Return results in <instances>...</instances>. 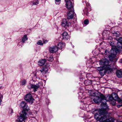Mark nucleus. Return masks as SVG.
Instances as JSON below:
<instances>
[{
  "instance_id": "37",
  "label": "nucleus",
  "mask_w": 122,
  "mask_h": 122,
  "mask_svg": "<svg viewBox=\"0 0 122 122\" xmlns=\"http://www.w3.org/2000/svg\"><path fill=\"white\" fill-rule=\"evenodd\" d=\"M82 93H81V92H80V93H79V95H82Z\"/></svg>"
},
{
  "instance_id": "46",
  "label": "nucleus",
  "mask_w": 122,
  "mask_h": 122,
  "mask_svg": "<svg viewBox=\"0 0 122 122\" xmlns=\"http://www.w3.org/2000/svg\"><path fill=\"white\" fill-rule=\"evenodd\" d=\"M121 62H122V61H121Z\"/></svg>"
},
{
  "instance_id": "43",
  "label": "nucleus",
  "mask_w": 122,
  "mask_h": 122,
  "mask_svg": "<svg viewBox=\"0 0 122 122\" xmlns=\"http://www.w3.org/2000/svg\"><path fill=\"white\" fill-rule=\"evenodd\" d=\"M72 47H74V46H72Z\"/></svg>"
},
{
  "instance_id": "41",
  "label": "nucleus",
  "mask_w": 122,
  "mask_h": 122,
  "mask_svg": "<svg viewBox=\"0 0 122 122\" xmlns=\"http://www.w3.org/2000/svg\"><path fill=\"white\" fill-rule=\"evenodd\" d=\"M81 102H83V101H82V100H81Z\"/></svg>"
},
{
  "instance_id": "45",
  "label": "nucleus",
  "mask_w": 122,
  "mask_h": 122,
  "mask_svg": "<svg viewBox=\"0 0 122 122\" xmlns=\"http://www.w3.org/2000/svg\"><path fill=\"white\" fill-rule=\"evenodd\" d=\"M84 98L85 99V98ZM84 99V98H83V99Z\"/></svg>"
},
{
  "instance_id": "16",
  "label": "nucleus",
  "mask_w": 122,
  "mask_h": 122,
  "mask_svg": "<svg viewBox=\"0 0 122 122\" xmlns=\"http://www.w3.org/2000/svg\"><path fill=\"white\" fill-rule=\"evenodd\" d=\"M62 39L67 40L69 38V36L67 34V33L66 32H64L62 34Z\"/></svg>"
},
{
  "instance_id": "28",
  "label": "nucleus",
  "mask_w": 122,
  "mask_h": 122,
  "mask_svg": "<svg viewBox=\"0 0 122 122\" xmlns=\"http://www.w3.org/2000/svg\"><path fill=\"white\" fill-rule=\"evenodd\" d=\"M110 53V51H109L107 50H106L105 51L104 54L105 55H108Z\"/></svg>"
},
{
  "instance_id": "13",
  "label": "nucleus",
  "mask_w": 122,
  "mask_h": 122,
  "mask_svg": "<svg viewBox=\"0 0 122 122\" xmlns=\"http://www.w3.org/2000/svg\"><path fill=\"white\" fill-rule=\"evenodd\" d=\"M104 68L102 67H99L97 68V70L99 71L100 74L102 76H103L105 74V71L103 70Z\"/></svg>"
},
{
  "instance_id": "27",
  "label": "nucleus",
  "mask_w": 122,
  "mask_h": 122,
  "mask_svg": "<svg viewBox=\"0 0 122 122\" xmlns=\"http://www.w3.org/2000/svg\"><path fill=\"white\" fill-rule=\"evenodd\" d=\"M55 3L56 4L59 5L61 2V0H55Z\"/></svg>"
},
{
  "instance_id": "2",
  "label": "nucleus",
  "mask_w": 122,
  "mask_h": 122,
  "mask_svg": "<svg viewBox=\"0 0 122 122\" xmlns=\"http://www.w3.org/2000/svg\"><path fill=\"white\" fill-rule=\"evenodd\" d=\"M107 108L105 109H103L104 110H99L98 111L99 114L96 113L94 117L95 119L100 122H107V120L109 119H108L109 117V114L107 111Z\"/></svg>"
},
{
  "instance_id": "29",
  "label": "nucleus",
  "mask_w": 122,
  "mask_h": 122,
  "mask_svg": "<svg viewBox=\"0 0 122 122\" xmlns=\"http://www.w3.org/2000/svg\"><path fill=\"white\" fill-rule=\"evenodd\" d=\"M37 44L38 45H43V43H42V41L41 40L38 41L37 42Z\"/></svg>"
},
{
  "instance_id": "11",
  "label": "nucleus",
  "mask_w": 122,
  "mask_h": 122,
  "mask_svg": "<svg viewBox=\"0 0 122 122\" xmlns=\"http://www.w3.org/2000/svg\"><path fill=\"white\" fill-rule=\"evenodd\" d=\"M117 47L120 48H122V38H119L117 41Z\"/></svg>"
},
{
  "instance_id": "23",
  "label": "nucleus",
  "mask_w": 122,
  "mask_h": 122,
  "mask_svg": "<svg viewBox=\"0 0 122 122\" xmlns=\"http://www.w3.org/2000/svg\"><path fill=\"white\" fill-rule=\"evenodd\" d=\"M28 39V38L26 35H25L22 37V41L23 43L25 42V41Z\"/></svg>"
},
{
  "instance_id": "5",
  "label": "nucleus",
  "mask_w": 122,
  "mask_h": 122,
  "mask_svg": "<svg viewBox=\"0 0 122 122\" xmlns=\"http://www.w3.org/2000/svg\"><path fill=\"white\" fill-rule=\"evenodd\" d=\"M48 69L47 67L46 66L43 67V69L40 70L39 71L37 72L36 74L34 76L33 78L36 79V80H39L40 79V76L38 75V73H39V71L43 73H46L48 71Z\"/></svg>"
},
{
  "instance_id": "19",
  "label": "nucleus",
  "mask_w": 122,
  "mask_h": 122,
  "mask_svg": "<svg viewBox=\"0 0 122 122\" xmlns=\"http://www.w3.org/2000/svg\"><path fill=\"white\" fill-rule=\"evenodd\" d=\"M38 3V1L37 0H35L33 1H31L29 3L31 6L33 5H37Z\"/></svg>"
},
{
  "instance_id": "14",
  "label": "nucleus",
  "mask_w": 122,
  "mask_h": 122,
  "mask_svg": "<svg viewBox=\"0 0 122 122\" xmlns=\"http://www.w3.org/2000/svg\"><path fill=\"white\" fill-rule=\"evenodd\" d=\"M105 99L107 100V101L106 102V105H107V103L106 102H108V101H114V100L112 97V95H108L107 96V97L106 98L105 97V98L104 99Z\"/></svg>"
},
{
  "instance_id": "21",
  "label": "nucleus",
  "mask_w": 122,
  "mask_h": 122,
  "mask_svg": "<svg viewBox=\"0 0 122 122\" xmlns=\"http://www.w3.org/2000/svg\"><path fill=\"white\" fill-rule=\"evenodd\" d=\"M116 75L119 78L122 77V71L120 70H118L116 72Z\"/></svg>"
},
{
  "instance_id": "30",
  "label": "nucleus",
  "mask_w": 122,
  "mask_h": 122,
  "mask_svg": "<svg viewBox=\"0 0 122 122\" xmlns=\"http://www.w3.org/2000/svg\"><path fill=\"white\" fill-rule=\"evenodd\" d=\"M84 24L87 25L89 21L87 19L86 20L84 21Z\"/></svg>"
},
{
  "instance_id": "39",
  "label": "nucleus",
  "mask_w": 122,
  "mask_h": 122,
  "mask_svg": "<svg viewBox=\"0 0 122 122\" xmlns=\"http://www.w3.org/2000/svg\"><path fill=\"white\" fill-rule=\"evenodd\" d=\"M31 118L33 120L35 119V118L34 117H31Z\"/></svg>"
},
{
  "instance_id": "6",
  "label": "nucleus",
  "mask_w": 122,
  "mask_h": 122,
  "mask_svg": "<svg viewBox=\"0 0 122 122\" xmlns=\"http://www.w3.org/2000/svg\"><path fill=\"white\" fill-rule=\"evenodd\" d=\"M25 99L27 102L32 103L34 99L30 94H28L26 95L24 97Z\"/></svg>"
},
{
  "instance_id": "34",
  "label": "nucleus",
  "mask_w": 122,
  "mask_h": 122,
  "mask_svg": "<svg viewBox=\"0 0 122 122\" xmlns=\"http://www.w3.org/2000/svg\"><path fill=\"white\" fill-rule=\"evenodd\" d=\"M43 42L44 43H46L48 41L47 40H43Z\"/></svg>"
},
{
  "instance_id": "32",
  "label": "nucleus",
  "mask_w": 122,
  "mask_h": 122,
  "mask_svg": "<svg viewBox=\"0 0 122 122\" xmlns=\"http://www.w3.org/2000/svg\"><path fill=\"white\" fill-rule=\"evenodd\" d=\"M53 60V59L52 56L50 57L48 59V60L51 61H52Z\"/></svg>"
},
{
  "instance_id": "12",
  "label": "nucleus",
  "mask_w": 122,
  "mask_h": 122,
  "mask_svg": "<svg viewBox=\"0 0 122 122\" xmlns=\"http://www.w3.org/2000/svg\"><path fill=\"white\" fill-rule=\"evenodd\" d=\"M58 50V48L56 46L51 47L49 48L50 51L51 53H55L57 52Z\"/></svg>"
},
{
  "instance_id": "9",
  "label": "nucleus",
  "mask_w": 122,
  "mask_h": 122,
  "mask_svg": "<svg viewBox=\"0 0 122 122\" xmlns=\"http://www.w3.org/2000/svg\"><path fill=\"white\" fill-rule=\"evenodd\" d=\"M112 95V97L114 100V101H113V103H112V104L113 105H115L116 101H118L119 98H118V95L117 94L114 93H113Z\"/></svg>"
},
{
  "instance_id": "18",
  "label": "nucleus",
  "mask_w": 122,
  "mask_h": 122,
  "mask_svg": "<svg viewBox=\"0 0 122 122\" xmlns=\"http://www.w3.org/2000/svg\"><path fill=\"white\" fill-rule=\"evenodd\" d=\"M46 62V60L45 59H41L38 61V64L40 66H42L44 65Z\"/></svg>"
},
{
  "instance_id": "7",
  "label": "nucleus",
  "mask_w": 122,
  "mask_h": 122,
  "mask_svg": "<svg viewBox=\"0 0 122 122\" xmlns=\"http://www.w3.org/2000/svg\"><path fill=\"white\" fill-rule=\"evenodd\" d=\"M28 87L29 89H33V91L35 92L37 91L39 87V86L37 84L36 85L31 84L29 83L27 86Z\"/></svg>"
},
{
  "instance_id": "25",
  "label": "nucleus",
  "mask_w": 122,
  "mask_h": 122,
  "mask_svg": "<svg viewBox=\"0 0 122 122\" xmlns=\"http://www.w3.org/2000/svg\"><path fill=\"white\" fill-rule=\"evenodd\" d=\"M85 105H86L85 104H82V106L81 105L80 107V108L84 110H86V109L85 108Z\"/></svg>"
},
{
  "instance_id": "22",
  "label": "nucleus",
  "mask_w": 122,
  "mask_h": 122,
  "mask_svg": "<svg viewBox=\"0 0 122 122\" xmlns=\"http://www.w3.org/2000/svg\"><path fill=\"white\" fill-rule=\"evenodd\" d=\"M27 82L25 80H23L21 81L20 82V85H21L24 86L26 83Z\"/></svg>"
},
{
  "instance_id": "24",
  "label": "nucleus",
  "mask_w": 122,
  "mask_h": 122,
  "mask_svg": "<svg viewBox=\"0 0 122 122\" xmlns=\"http://www.w3.org/2000/svg\"><path fill=\"white\" fill-rule=\"evenodd\" d=\"M85 83L86 85V86L89 85L91 84L90 82L88 80H85Z\"/></svg>"
},
{
  "instance_id": "20",
  "label": "nucleus",
  "mask_w": 122,
  "mask_h": 122,
  "mask_svg": "<svg viewBox=\"0 0 122 122\" xmlns=\"http://www.w3.org/2000/svg\"><path fill=\"white\" fill-rule=\"evenodd\" d=\"M65 46V44L61 42H60L57 45L58 48H59L60 49H61L63 48Z\"/></svg>"
},
{
  "instance_id": "42",
  "label": "nucleus",
  "mask_w": 122,
  "mask_h": 122,
  "mask_svg": "<svg viewBox=\"0 0 122 122\" xmlns=\"http://www.w3.org/2000/svg\"><path fill=\"white\" fill-rule=\"evenodd\" d=\"M79 99H82V98H80V97H79Z\"/></svg>"
},
{
  "instance_id": "3",
  "label": "nucleus",
  "mask_w": 122,
  "mask_h": 122,
  "mask_svg": "<svg viewBox=\"0 0 122 122\" xmlns=\"http://www.w3.org/2000/svg\"><path fill=\"white\" fill-rule=\"evenodd\" d=\"M97 94L96 92H92L91 95L93 97L92 98L93 101L96 103L101 102V104L102 109H105L107 108V106L106 105L107 100L105 99V97L103 95H101L100 97H97L96 96Z\"/></svg>"
},
{
  "instance_id": "26",
  "label": "nucleus",
  "mask_w": 122,
  "mask_h": 122,
  "mask_svg": "<svg viewBox=\"0 0 122 122\" xmlns=\"http://www.w3.org/2000/svg\"><path fill=\"white\" fill-rule=\"evenodd\" d=\"M97 111V110L96 109H92L91 111H89V112L90 113H92V114H94V113L95 112Z\"/></svg>"
},
{
  "instance_id": "36",
  "label": "nucleus",
  "mask_w": 122,
  "mask_h": 122,
  "mask_svg": "<svg viewBox=\"0 0 122 122\" xmlns=\"http://www.w3.org/2000/svg\"><path fill=\"white\" fill-rule=\"evenodd\" d=\"M3 96V95H2L0 93V98L1 97V96Z\"/></svg>"
},
{
  "instance_id": "4",
  "label": "nucleus",
  "mask_w": 122,
  "mask_h": 122,
  "mask_svg": "<svg viewBox=\"0 0 122 122\" xmlns=\"http://www.w3.org/2000/svg\"><path fill=\"white\" fill-rule=\"evenodd\" d=\"M28 117L27 114L25 111H23L22 113L20 114V116L17 119V122H25L27 120Z\"/></svg>"
},
{
  "instance_id": "10",
  "label": "nucleus",
  "mask_w": 122,
  "mask_h": 122,
  "mask_svg": "<svg viewBox=\"0 0 122 122\" xmlns=\"http://www.w3.org/2000/svg\"><path fill=\"white\" fill-rule=\"evenodd\" d=\"M65 2L66 3V6L67 9H70L73 8L72 3L71 0H68Z\"/></svg>"
},
{
  "instance_id": "35",
  "label": "nucleus",
  "mask_w": 122,
  "mask_h": 122,
  "mask_svg": "<svg viewBox=\"0 0 122 122\" xmlns=\"http://www.w3.org/2000/svg\"><path fill=\"white\" fill-rule=\"evenodd\" d=\"M88 87H89V86H88V87L87 86H86V90H89V89H88V88H88Z\"/></svg>"
},
{
  "instance_id": "17",
  "label": "nucleus",
  "mask_w": 122,
  "mask_h": 122,
  "mask_svg": "<svg viewBox=\"0 0 122 122\" xmlns=\"http://www.w3.org/2000/svg\"><path fill=\"white\" fill-rule=\"evenodd\" d=\"M74 13V12L73 11H69L68 14V19H72L73 17Z\"/></svg>"
},
{
  "instance_id": "31",
  "label": "nucleus",
  "mask_w": 122,
  "mask_h": 122,
  "mask_svg": "<svg viewBox=\"0 0 122 122\" xmlns=\"http://www.w3.org/2000/svg\"><path fill=\"white\" fill-rule=\"evenodd\" d=\"M113 34L114 36H115L116 37H117L119 36V34L117 33L116 32H115V33H113Z\"/></svg>"
},
{
  "instance_id": "8",
  "label": "nucleus",
  "mask_w": 122,
  "mask_h": 122,
  "mask_svg": "<svg viewBox=\"0 0 122 122\" xmlns=\"http://www.w3.org/2000/svg\"><path fill=\"white\" fill-rule=\"evenodd\" d=\"M20 107L22 108L24 110L27 111L29 110V108L26 103L24 101H22L20 105Z\"/></svg>"
},
{
  "instance_id": "1",
  "label": "nucleus",
  "mask_w": 122,
  "mask_h": 122,
  "mask_svg": "<svg viewBox=\"0 0 122 122\" xmlns=\"http://www.w3.org/2000/svg\"><path fill=\"white\" fill-rule=\"evenodd\" d=\"M118 51L116 49L112 48L111 54L108 56L111 62H110L108 59L105 58L99 61L100 65L102 66L104 69L106 71L111 72L113 68H115L114 66L115 62L117 59L116 55Z\"/></svg>"
},
{
  "instance_id": "40",
  "label": "nucleus",
  "mask_w": 122,
  "mask_h": 122,
  "mask_svg": "<svg viewBox=\"0 0 122 122\" xmlns=\"http://www.w3.org/2000/svg\"><path fill=\"white\" fill-rule=\"evenodd\" d=\"M86 5H89V3L87 4Z\"/></svg>"
},
{
  "instance_id": "44",
  "label": "nucleus",
  "mask_w": 122,
  "mask_h": 122,
  "mask_svg": "<svg viewBox=\"0 0 122 122\" xmlns=\"http://www.w3.org/2000/svg\"><path fill=\"white\" fill-rule=\"evenodd\" d=\"M19 43L18 44V45H19Z\"/></svg>"
},
{
  "instance_id": "15",
  "label": "nucleus",
  "mask_w": 122,
  "mask_h": 122,
  "mask_svg": "<svg viewBox=\"0 0 122 122\" xmlns=\"http://www.w3.org/2000/svg\"><path fill=\"white\" fill-rule=\"evenodd\" d=\"M61 25L62 26L66 28H67L68 25L67 20L66 19H63L61 23Z\"/></svg>"
},
{
  "instance_id": "38",
  "label": "nucleus",
  "mask_w": 122,
  "mask_h": 122,
  "mask_svg": "<svg viewBox=\"0 0 122 122\" xmlns=\"http://www.w3.org/2000/svg\"><path fill=\"white\" fill-rule=\"evenodd\" d=\"M11 113H13V110H12V109H11Z\"/></svg>"
},
{
  "instance_id": "33",
  "label": "nucleus",
  "mask_w": 122,
  "mask_h": 122,
  "mask_svg": "<svg viewBox=\"0 0 122 122\" xmlns=\"http://www.w3.org/2000/svg\"><path fill=\"white\" fill-rule=\"evenodd\" d=\"M3 96H1V97L0 98V103L2 101V100L3 99Z\"/></svg>"
}]
</instances>
